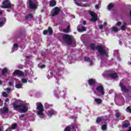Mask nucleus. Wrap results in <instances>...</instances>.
Wrapping results in <instances>:
<instances>
[{
    "mask_svg": "<svg viewBox=\"0 0 131 131\" xmlns=\"http://www.w3.org/2000/svg\"><path fill=\"white\" fill-rule=\"evenodd\" d=\"M90 47L92 51H95V49H96L99 55H101V56H106V57H109V55H108V52H106V50H105V48H104V47L99 45L95 46V44L92 43L90 45Z\"/></svg>",
    "mask_w": 131,
    "mask_h": 131,
    "instance_id": "1",
    "label": "nucleus"
},
{
    "mask_svg": "<svg viewBox=\"0 0 131 131\" xmlns=\"http://www.w3.org/2000/svg\"><path fill=\"white\" fill-rule=\"evenodd\" d=\"M13 107L14 110H16L19 113H26L28 112V106L24 103L18 105L16 103H13Z\"/></svg>",
    "mask_w": 131,
    "mask_h": 131,
    "instance_id": "2",
    "label": "nucleus"
},
{
    "mask_svg": "<svg viewBox=\"0 0 131 131\" xmlns=\"http://www.w3.org/2000/svg\"><path fill=\"white\" fill-rule=\"evenodd\" d=\"M78 123L76 122L74 123H72L71 125L67 126L66 128H64V131H71V130L75 129L74 131H76V128L77 129L78 128Z\"/></svg>",
    "mask_w": 131,
    "mask_h": 131,
    "instance_id": "3",
    "label": "nucleus"
},
{
    "mask_svg": "<svg viewBox=\"0 0 131 131\" xmlns=\"http://www.w3.org/2000/svg\"><path fill=\"white\" fill-rule=\"evenodd\" d=\"M36 110H38L37 115L42 116L43 115V111H45L43 105H42L41 102L36 103Z\"/></svg>",
    "mask_w": 131,
    "mask_h": 131,
    "instance_id": "4",
    "label": "nucleus"
},
{
    "mask_svg": "<svg viewBox=\"0 0 131 131\" xmlns=\"http://www.w3.org/2000/svg\"><path fill=\"white\" fill-rule=\"evenodd\" d=\"M62 39L67 45H72L73 43V40L70 35L69 34H65L62 36Z\"/></svg>",
    "mask_w": 131,
    "mask_h": 131,
    "instance_id": "5",
    "label": "nucleus"
},
{
    "mask_svg": "<svg viewBox=\"0 0 131 131\" xmlns=\"http://www.w3.org/2000/svg\"><path fill=\"white\" fill-rule=\"evenodd\" d=\"M3 6H1L2 9H11L12 4L9 0H5L2 2Z\"/></svg>",
    "mask_w": 131,
    "mask_h": 131,
    "instance_id": "6",
    "label": "nucleus"
},
{
    "mask_svg": "<svg viewBox=\"0 0 131 131\" xmlns=\"http://www.w3.org/2000/svg\"><path fill=\"white\" fill-rule=\"evenodd\" d=\"M119 86L121 88V92H124V93H126L127 94L129 93V90L127 89L126 86H125L123 83L121 82V81L119 83Z\"/></svg>",
    "mask_w": 131,
    "mask_h": 131,
    "instance_id": "7",
    "label": "nucleus"
},
{
    "mask_svg": "<svg viewBox=\"0 0 131 131\" xmlns=\"http://www.w3.org/2000/svg\"><path fill=\"white\" fill-rule=\"evenodd\" d=\"M53 10L54 11L51 14L52 17H56V16H58L60 13V8L56 7L54 8Z\"/></svg>",
    "mask_w": 131,
    "mask_h": 131,
    "instance_id": "8",
    "label": "nucleus"
},
{
    "mask_svg": "<svg viewBox=\"0 0 131 131\" xmlns=\"http://www.w3.org/2000/svg\"><path fill=\"white\" fill-rule=\"evenodd\" d=\"M28 4L30 10H35L36 9H37L36 4H35V3H33L31 0L28 1Z\"/></svg>",
    "mask_w": 131,
    "mask_h": 131,
    "instance_id": "9",
    "label": "nucleus"
},
{
    "mask_svg": "<svg viewBox=\"0 0 131 131\" xmlns=\"http://www.w3.org/2000/svg\"><path fill=\"white\" fill-rule=\"evenodd\" d=\"M96 90L101 95H105V92L104 91V87L102 85H99L96 88Z\"/></svg>",
    "mask_w": 131,
    "mask_h": 131,
    "instance_id": "10",
    "label": "nucleus"
},
{
    "mask_svg": "<svg viewBox=\"0 0 131 131\" xmlns=\"http://www.w3.org/2000/svg\"><path fill=\"white\" fill-rule=\"evenodd\" d=\"M89 14L92 17V18L91 19V21H97V20H98V16H97V14H96V13H95L92 11H89Z\"/></svg>",
    "mask_w": 131,
    "mask_h": 131,
    "instance_id": "11",
    "label": "nucleus"
},
{
    "mask_svg": "<svg viewBox=\"0 0 131 131\" xmlns=\"http://www.w3.org/2000/svg\"><path fill=\"white\" fill-rule=\"evenodd\" d=\"M12 75H17V76H20L22 77L24 76V73H23V72H22L21 71L16 70L13 73Z\"/></svg>",
    "mask_w": 131,
    "mask_h": 131,
    "instance_id": "12",
    "label": "nucleus"
},
{
    "mask_svg": "<svg viewBox=\"0 0 131 131\" xmlns=\"http://www.w3.org/2000/svg\"><path fill=\"white\" fill-rule=\"evenodd\" d=\"M9 112V107H4L3 108H0L1 114H7Z\"/></svg>",
    "mask_w": 131,
    "mask_h": 131,
    "instance_id": "13",
    "label": "nucleus"
},
{
    "mask_svg": "<svg viewBox=\"0 0 131 131\" xmlns=\"http://www.w3.org/2000/svg\"><path fill=\"white\" fill-rule=\"evenodd\" d=\"M108 76L113 79H115L118 77V75H117V73H110L108 74Z\"/></svg>",
    "mask_w": 131,
    "mask_h": 131,
    "instance_id": "14",
    "label": "nucleus"
},
{
    "mask_svg": "<svg viewBox=\"0 0 131 131\" xmlns=\"http://www.w3.org/2000/svg\"><path fill=\"white\" fill-rule=\"evenodd\" d=\"M88 84L90 85H95L96 84V79H89L88 80Z\"/></svg>",
    "mask_w": 131,
    "mask_h": 131,
    "instance_id": "15",
    "label": "nucleus"
},
{
    "mask_svg": "<svg viewBox=\"0 0 131 131\" xmlns=\"http://www.w3.org/2000/svg\"><path fill=\"white\" fill-rule=\"evenodd\" d=\"M56 114V111L54 110H50L48 111V116H53Z\"/></svg>",
    "mask_w": 131,
    "mask_h": 131,
    "instance_id": "16",
    "label": "nucleus"
},
{
    "mask_svg": "<svg viewBox=\"0 0 131 131\" xmlns=\"http://www.w3.org/2000/svg\"><path fill=\"white\" fill-rule=\"evenodd\" d=\"M56 5H57V2H56V0H51L50 2V7H55Z\"/></svg>",
    "mask_w": 131,
    "mask_h": 131,
    "instance_id": "17",
    "label": "nucleus"
},
{
    "mask_svg": "<svg viewBox=\"0 0 131 131\" xmlns=\"http://www.w3.org/2000/svg\"><path fill=\"white\" fill-rule=\"evenodd\" d=\"M77 30L79 32H83V31H86V28L83 26H82L81 28H79V27H78Z\"/></svg>",
    "mask_w": 131,
    "mask_h": 131,
    "instance_id": "18",
    "label": "nucleus"
},
{
    "mask_svg": "<svg viewBox=\"0 0 131 131\" xmlns=\"http://www.w3.org/2000/svg\"><path fill=\"white\" fill-rule=\"evenodd\" d=\"M63 31L66 33H69V31H70V26H68L66 29H63Z\"/></svg>",
    "mask_w": 131,
    "mask_h": 131,
    "instance_id": "19",
    "label": "nucleus"
},
{
    "mask_svg": "<svg viewBox=\"0 0 131 131\" xmlns=\"http://www.w3.org/2000/svg\"><path fill=\"white\" fill-rule=\"evenodd\" d=\"M33 18V15L31 14H29L25 16V19L28 20V19H32Z\"/></svg>",
    "mask_w": 131,
    "mask_h": 131,
    "instance_id": "20",
    "label": "nucleus"
},
{
    "mask_svg": "<svg viewBox=\"0 0 131 131\" xmlns=\"http://www.w3.org/2000/svg\"><path fill=\"white\" fill-rule=\"evenodd\" d=\"M17 126H18V124H17V123H13L11 125V129H16Z\"/></svg>",
    "mask_w": 131,
    "mask_h": 131,
    "instance_id": "21",
    "label": "nucleus"
},
{
    "mask_svg": "<svg viewBox=\"0 0 131 131\" xmlns=\"http://www.w3.org/2000/svg\"><path fill=\"white\" fill-rule=\"evenodd\" d=\"M94 101L96 102L97 104H101L102 103V99L100 98H95Z\"/></svg>",
    "mask_w": 131,
    "mask_h": 131,
    "instance_id": "22",
    "label": "nucleus"
},
{
    "mask_svg": "<svg viewBox=\"0 0 131 131\" xmlns=\"http://www.w3.org/2000/svg\"><path fill=\"white\" fill-rule=\"evenodd\" d=\"M123 25H122L121 27V30H122L123 31H124V30H125V28H126V26H127V24H126V23H123Z\"/></svg>",
    "mask_w": 131,
    "mask_h": 131,
    "instance_id": "23",
    "label": "nucleus"
},
{
    "mask_svg": "<svg viewBox=\"0 0 131 131\" xmlns=\"http://www.w3.org/2000/svg\"><path fill=\"white\" fill-rule=\"evenodd\" d=\"M7 72H8V69L5 68L2 70V75H5L6 73H7Z\"/></svg>",
    "mask_w": 131,
    "mask_h": 131,
    "instance_id": "24",
    "label": "nucleus"
},
{
    "mask_svg": "<svg viewBox=\"0 0 131 131\" xmlns=\"http://www.w3.org/2000/svg\"><path fill=\"white\" fill-rule=\"evenodd\" d=\"M48 31L49 35H52V34H53V29H52V28L49 27Z\"/></svg>",
    "mask_w": 131,
    "mask_h": 131,
    "instance_id": "25",
    "label": "nucleus"
},
{
    "mask_svg": "<svg viewBox=\"0 0 131 131\" xmlns=\"http://www.w3.org/2000/svg\"><path fill=\"white\" fill-rule=\"evenodd\" d=\"M114 7V5L112 4H110L107 6V9L108 11H110L111 9Z\"/></svg>",
    "mask_w": 131,
    "mask_h": 131,
    "instance_id": "26",
    "label": "nucleus"
},
{
    "mask_svg": "<svg viewBox=\"0 0 131 131\" xmlns=\"http://www.w3.org/2000/svg\"><path fill=\"white\" fill-rule=\"evenodd\" d=\"M53 77H54V73H53V72H51L50 75H48L47 76L48 79H50V78H53Z\"/></svg>",
    "mask_w": 131,
    "mask_h": 131,
    "instance_id": "27",
    "label": "nucleus"
},
{
    "mask_svg": "<svg viewBox=\"0 0 131 131\" xmlns=\"http://www.w3.org/2000/svg\"><path fill=\"white\" fill-rule=\"evenodd\" d=\"M23 86V85L21 83H17L15 85V88L16 89H21Z\"/></svg>",
    "mask_w": 131,
    "mask_h": 131,
    "instance_id": "28",
    "label": "nucleus"
},
{
    "mask_svg": "<svg viewBox=\"0 0 131 131\" xmlns=\"http://www.w3.org/2000/svg\"><path fill=\"white\" fill-rule=\"evenodd\" d=\"M123 127H124V128H126V127H128V126H130V124L128 123V124H126V123H124L122 125Z\"/></svg>",
    "mask_w": 131,
    "mask_h": 131,
    "instance_id": "29",
    "label": "nucleus"
},
{
    "mask_svg": "<svg viewBox=\"0 0 131 131\" xmlns=\"http://www.w3.org/2000/svg\"><path fill=\"white\" fill-rule=\"evenodd\" d=\"M101 129L102 130H106V129H107V125H102L101 126Z\"/></svg>",
    "mask_w": 131,
    "mask_h": 131,
    "instance_id": "30",
    "label": "nucleus"
},
{
    "mask_svg": "<svg viewBox=\"0 0 131 131\" xmlns=\"http://www.w3.org/2000/svg\"><path fill=\"white\" fill-rule=\"evenodd\" d=\"M112 30L113 31H114V32H117V31H118V28L116 27H113L112 28Z\"/></svg>",
    "mask_w": 131,
    "mask_h": 131,
    "instance_id": "31",
    "label": "nucleus"
},
{
    "mask_svg": "<svg viewBox=\"0 0 131 131\" xmlns=\"http://www.w3.org/2000/svg\"><path fill=\"white\" fill-rule=\"evenodd\" d=\"M102 121V118L100 117H97L96 119V123H100Z\"/></svg>",
    "mask_w": 131,
    "mask_h": 131,
    "instance_id": "32",
    "label": "nucleus"
},
{
    "mask_svg": "<svg viewBox=\"0 0 131 131\" xmlns=\"http://www.w3.org/2000/svg\"><path fill=\"white\" fill-rule=\"evenodd\" d=\"M2 95H3V97H5V98H7V97L9 96V95H8V94H7V92H5V91H4V92H3Z\"/></svg>",
    "mask_w": 131,
    "mask_h": 131,
    "instance_id": "33",
    "label": "nucleus"
},
{
    "mask_svg": "<svg viewBox=\"0 0 131 131\" xmlns=\"http://www.w3.org/2000/svg\"><path fill=\"white\" fill-rule=\"evenodd\" d=\"M126 112H128V113H131V108L130 106H128L126 109Z\"/></svg>",
    "mask_w": 131,
    "mask_h": 131,
    "instance_id": "34",
    "label": "nucleus"
},
{
    "mask_svg": "<svg viewBox=\"0 0 131 131\" xmlns=\"http://www.w3.org/2000/svg\"><path fill=\"white\" fill-rule=\"evenodd\" d=\"M62 93H63V94H62V92H60V93H59V96H61V97L64 96V95H65V93H66V92L65 91L63 90Z\"/></svg>",
    "mask_w": 131,
    "mask_h": 131,
    "instance_id": "35",
    "label": "nucleus"
},
{
    "mask_svg": "<svg viewBox=\"0 0 131 131\" xmlns=\"http://www.w3.org/2000/svg\"><path fill=\"white\" fill-rule=\"evenodd\" d=\"M45 108H46V109H49L50 105L48 104V103H46L45 104Z\"/></svg>",
    "mask_w": 131,
    "mask_h": 131,
    "instance_id": "36",
    "label": "nucleus"
},
{
    "mask_svg": "<svg viewBox=\"0 0 131 131\" xmlns=\"http://www.w3.org/2000/svg\"><path fill=\"white\" fill-rule=\"evenodd\" d=\"M115 116L116 117H117V118H118L119 117H120V116H121V114H120V113H116L115 114Z\"/></svg>",
    "mask_w": 131,
    "mask_h": 131,
    "instance_id": "37",
    "label": "nucleus"
},
{
    "mask_svg": "<svg viewBox=\"0 0 131 131\" xmlns=\"http://www.w3.org/2000/svg\"><path fill=\"white\" fill-rule=\"evenodd\" d=\"M84 61H90V57L89 56H86L84 58Z\"/></svg>",
    "mask_w": 131,
    "mask_h": 131,
    "instance_id": "38",
    "label": "nucleus"
},
{
    "mask_svg": "<svg viewBox=\"0 0 131 131\" xmlns=\"http://www.w3.org/2000/svg\"><path fill=\"white\" fill-rule=\"evenodd\" d=\"M48 32H49L48 31L45 30L43 31V34H44V35H47V34H48Z\"/></svg>",
    "mask_w": 131,
    "mask_h": 131,
    "instance_id": "39",
    "label": "nucleus"
},
{
    "mask_svg": "<svg viewBox=\"0 0 131 131\" xmlns=\"http://www.w3.org/2000/svg\"><path fill=\"white\" fill-rule=\"evenodd\" d=\"M21 81L23 83H26V82H27V80L26 79H22Z\"/></svg>",
    "mask_w": 131,
    "mask_h": 131,
    "instance_id": "40",
    "label": "nucleus"
},
{
    "mask_svg": "<svg viewBox=\"0 0 131 131\" xmlns=\"http://www.w3.org/2000/svg\"><path fill=\"white\" fill-rule=\"evenodd\" d=\"M13 48H14L15 49L18 48V44H17V43H14V44L13 45Z\"/></svg>",
    "mask_w": 131,
    "mask_h": 131,
    "instance_id": "41",
    "label": "nucleus"
},
{
    "mask_svg": "<svg viewBox=\"0 0 131 131\" xmlns=\"http://www.w3.org/2000/svg\"><path fill=\"white\" fill-rule=\"evenodd\" d=\"M41 69H43V68H46V65L45 64H42L40 66V67Z\"/></svg>",
    "mask_w": 131,
    "mask_h": 131,
    "instance_id": "42",
    "label": "nucleus"
},
{
    "mask_svg": "<svg viewBox=\"0 0 131 131\" xmlns=\"http://www.w3.org/2000/svg\"><path fill=\"white\" fill-rule=\"evenodd\" d=\"M6 91L8 93V94L11 92V89L10 88H7Z\"/></svg>",
    "mask_w": 131,
    "mask_h": 131,
    "instance_id": "43",
    "label": "nucleus"
},
{
    "mask_svg": "<svg viewBox=\"0 0 131 131\" xmlns=\"http://www.w3.org/2000/svg\"><path fill=\"white\" fill-rule=\"evenodd\" d=\"M116 25H117L118 26H120V25H121V22L118 21L116 24Z\"/></svg>",
    "mask_w": 131,
    "mask_h": 131,
    "instance_id": "44",
    "label": "nucleus"
},
{
    "mask_svg": "<svg viewBox=\"0 0 131 131\" xmlns=\"http://www.w3.org/2000/svg\"><path fill=\"white\" fill-rule=\"evenodd\" d=\"M25 114H22L21 115H20L19 116V118H24V117H25Z\"/></svg>",
    "mask_w": 131,
    "mask_h": 131,
    "instance_id": "45",
    "label": "nucleus"
},
{
    "mask_svg": "<svg viewBox=\"0 0 131 131\" xmlns=\"http://www.w3.org/2000/svg\"><path fill=\"white\" fill-rule=\"evenodd\" d=\"M0 26H4V22L3 21H0Z\"/></svg>",
    "mask_w": 131,
    "mask_h": 131,
    "instance_id": "46",
    "label": "nucleus"
},
{
    "mask_svg": "<svg viewBox=\"0 0 131 131\" xmlns=\"http://www.w3.org/2000/svg\"><path fill=\"white\" fill-rule=\"evenodd\" d=\"M9 85L10 86H12L13 85V83H12V82L10 81L9 82Z\"/></svg>",
    "mask_w": 131,
    "mask_h": 131,
    "instance_id": "47",
    "label": "nucleus"
},
{
    "mask_svg": "<svg viewBox=\"0 0 131 131\" xmlns=\"http://www.w3.org/2000/svg\"><path fill=\"white\" fill-rule=\"evenodd\" d=\"M9 98H6V99H5V102L6 103H8V102H9Z\"/></svg>",
    "mask_w": 131,
    "mask_h": 131,
    "instance_id": "48",
    "label": "nucleus"
},
{
    "mask_svg": "<svg viewBox=\"0 0 131 131\" xmlns=\"http://www.w3.org/2000/svg\"><path fill=\"white\" fill-rule=\"evenodd\" d=\"M75 4L77 6H80V4L77 2H75Z\"/></svg>",
    "mask_w": 131,
    "mask_h": 131,
    "instance_id": "49",
    "label": "nucleus"
},
{
    "mask_svg": "<svg viewBox=\"0 0 131 131\" xmlns=\"http://www.w3.org/2000/svg\"><path fill=\"white\" fill-rule=\"evenodd\" d=\"M103 25H100L99 26V28L100 29H103Z\"/></svg>",
    "mask_w": 131,
    "mask_h": 131,
    "instance_id": "50",
    "label": "nucleus"
},
{
    "mask_svg": "<svg viewBox=\"0 0 131 131\" xmlns=\"http://www.w3.org/2000/svg\"><path fill=\"white\" fill-rule=\"evenodd\" d=\"M95 8H96V9H98L99 8V5H96Z\"/></svg>",
    "mask_w": 131,
    "mask_h": 131,
    "instance_id": "51",
    "label": "nucleus"
},
{
    "mask_svg": "<svg viewBox=\"0 0 131 131\" xmlns=\"http://www.w3.org/2000/svg\"><path fill=\"white\" fill-rule=\"evenodd\" d=\"M83 25H86V21H85V20H84L83 21Z\"/></svg>",
    "mask_w": 131,
    "mask_h": 131,
    "instance_id": "52",
    "label": "nucleus"
},
{
    "mask_svg": "<svg viewBox=\"0 0 131 131\" xmlns=\"http://www.w3.org/2000/svg\"><path fill=\"white\" fill-rule=\"evenodd\" d=\"M119 45H122V41L120 40L119 41Z\"/></svg>",
    "mask_w": 131,
    "mask_h": 131,
    "instance_id": "53",
    "label": "nucleus"
},
{
    "mask_svg": "<svg viewBox=\"0 0 131 131\" xmlns=\"http://www.w3.org/2000/svg\"><path fill=\"white\" fill-rule=\"evenodd\" d=\"M89 62H90V65H93V61H92V60H89Z\"/></svg>",
    "mask_w": 131,
    "mask_h": 131,
    "instance_id": "54",
    "label": "nucleus"
},
{
    "mask_svg": "<svg viewBox=\"0 0 131 131\" xmlns=\"http://www.w3.org/2000/svg\"><path fill=\"white\" fill-rule=\"evenodd\" d=\"M71 118L72 119H73L74 118H75V117L74 116H72Z\"/></svg>",
    "mask_w": 131,
    "mask_h": 131,
    "instance_id": "55",
    "label": "nucleus"
},
{
    "mask_svg": "<svg viewBox=\"0 0 131 131\" xmlns=\"http://www.w3.org/2000/svg\"><path fill=\"white\" fill-rule=\"evenodd\" d=\"M26 57L27 59H29V58H30V56H26Z\"/></svg>",
    "mask_w": 131,
    "mask_h": 131,
    "instance_id": "56",
    "label": "nucleus"
},
{
    "mask_svg": "<svg viewBox=\"0 0 131 131\" xmlns=\"http://www.w3.org/2000/svg\"><path fill=\"white\" fill-rule=\"evenodd\" d=\"M127 131H131V126L129 127L128 130Z\"/></svg>",
    "mask_w": 131,
    "mask_h": 131,
    "instance_id": "57",
    "label": "nucleus"
},
{
    "mask_svg": "<svg viewBox=\"0 0 131 131\" xmlns=\"http://www.w3.org/2000/svg\"><path fill=\"white\" fill-rule=\"evenodd\" d=\"M10 128H7L5 131H10Z\"/></svg>",
    "mask_w": 131,
    "mask_h": 131,
    "instance_id": "58",
    "label": "nucleus"
},
{
    "mask_svg": "<svg viewBox=\"0 0 131 131\" xmlns=\"http://www.w3.org/2000/svg\"><path fill=\"white\" fill-rule=\"evenodd\" d=\"M103 25H104V26L107 25V23H104Z\"/></svg>",
    "mask_w": 131,
    "mask_h": 131,
    "instance_id": "59",
    "label": "nucleus"
},
{
    "mask_svg": "<svg viewBox=\"0 0 131 131\" xmlns=\"http://www.w3.org/2000/svg\"><path fill=\"white\" fill-rule=\"evenodd\" d=\"M0 15H3V12L2 11H0Z\"/></svg>",
    "mask_w": 131,
    "mask_h": 131,
    "instance_id": "60",
    "label": "nucleus"
},
{
    "mask_svg": "<svg viewBox=\"0 0 131 131\" xmlns=\"http://www.w3.org/2000/svg\"><path fill=\"white\" fill-rule=\"evenodd\" d=\"M2 80H0V84H2Z\"/></svg>",
    "mask_w": 131,
    "mask_h": 131,
    "instance_id": "61",
    "label": "nucleus"
},
{
    "mask_svg": "<svg viewBox=\"0 0 131 131\" xmlns=\"http://www.w3.org/2000/svg\"><path fill=\"white\" fill-rule=\"evenodd\" d=\"M2 102V99L0 98V103Z\"/></svg>",
    "mask_w": 131,
    "mask_h": 131,
    "instance_id": "62",
    "label": "nucleus"
},
{
    "mask_svg": "<svg viewBox=\"0 0 131 131\" xmlns=\"http://www.w3.org/2000/svg\"><path fill=\"white\" fill-rule=\"evenodd\" d=\"M129 89H131V86H129Z\"/></svg>",
    "mask_w": 131,
    "mask_h": 131,
    "instance_id": "63",
    "label": "nucleus"
},
{
    "mask_svg": "<svg viewBox=\"0 0 131 131\" xmlns=\"http://www.w3.org/2000/svg\"><path fill=\"white\" fill-rule=\"evenodd\" d=\"M97 56H99V55L97 54Z\"/></svg>",
    "mask_w": 131,
    "mask_h": 131,
    "instance_id": "64",
    "label": "nucleus"
}]
</instances>
